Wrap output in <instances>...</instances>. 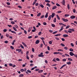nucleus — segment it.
<instances>
[{
    "instance_id": "9",
    "label": "nucleus",
    "mask_w": 77,
    "mask_h": 77,
    "mask_svg": "<svg viewBox=\"0 0 77 77\" xmlns=\"http://www.w3.org/2000/svg\"><path fill=\"white\" fill-rule=\"evenodd\" d=\"M51 15H50L48 18V20H51Z\"/></svg>"
},
{
    "instance_id": "54",
    "label": "nucleus",
    "mask_w": 77,
    "mask_h": 77,
    "mask_svg": "<svg viewBox=\"0 0 77 77\" xmlns=\"http://www.w3.org/2000/svg\"><path fill=\"white\" fill-rule=\"evenodd\" d=\"M32 38V36H28V39H30Z\"/></svg>"
},
{
    "instance_id": "23",
    "label": "nucleus",
    "mask_w": 77,
    "mask_h": 77,
    "mask_svg": "<svg viewBox=\"0 0 77 77\" xmlns=\"http://www.w3.org/2000/svg\"><path fill=\"white\" fill-rule=\"evenodd\" d=\"M38 56H39V57H44V55H42L40 54L38 55Z\"/></svg>"
},
{
    "instance_id": "12",
    "label": "nucleus",
    "mask_w": 77,
    "mask_h": 77,
    "mask_svg": "<svg viewBox=\"0 0 77 77\" xmlns=\"http://www.w3.org/2000/svg\"><path fill=\"white\" fill-rule=\"evenodd\" d=\"M19 77H24V75L23 74H21L19 75Z\"/></svg>"
},
{
    "instance_id": "10",
    "label": "nucleus",
    "mask_w": 77,
    "mask_h": 77,
    "mask_svg": "<svg viewBox=\"0 0 77 77\" xmlns=\"http://www.w3.org/2000/svg\"><path fill=\"white\" fill-rule=\"evenodd\" d=\"M22 44H23V45L26 47H27V46L26 45V44H25V43L23 42L22 43Z\"/></svg>"
},
{
    "instance_id": "41",
    "label": "nucleus",
    "mask_w": 77,
    "mask_h": 77,
    "mask_svg": "<svg viewBox=\"0 0 77 77\" xmlns=\"http://www.w3.org/2000/svg\"><path fill=\"white\" fill-rule=\"evenodd\" d=\"M10 48L12 50H14V47L13 46H10Z\"/></svg>"
},
{
    "instance_id": "29",
    "label": "nucleus",
    "mask_w": 77,
    "mask_h": 77,
    "mask_svg": "<svg viewBox=\"0 0 77 77\" xmlns=\"http://www.w3.org/2000/svg\"><path fill=\"white\" fill-rule=\"evenodd\" d=\"M51 26L53 27H55V25L54 24H52Z\"/></svg>"
},
{
    "instance_id": "40",
    "label": "nucleus",
    "mask_w": 77,
    "mask_h": 77,
    "mask_svg": "<svg viewBox=\"0 0 77 77\" xmlns=\"http://www.w3.org/2000/svg\"><path fill=\"white\" fill-rule=\"evenodd\" d=\"M70 45L71 46H72V47H74V44H73V43H71L70 44Z\"/></svg>"
},
{
    "instance_id": "39",
    "label": "nucleus",
    "mask_w": 77,
    "mask_h": 77,
    "mask_svg": "<svg viewBox=\"0 0 77 77\" xmlns=\"http://www.w3.org/2000/svg\"><path fill=\"white\" fill-rule=\"evenodd\" d=\"M43 25H44V26H46V25H47V23L46 22H43Z\"/></svg>"
},
{
    "instance_id": "36",
    "label": "nucleus",
    "mask_w": 77,
    "mask_h": 77,
    "mask_svg": "<svg viewBox=\"0 0 77 77\" xmlns=\"http://www.w3.org/2000/svg\"><path fill=\"white\" fill-rule=\"evenodd\" d=\"M55 39H56V40H57V41H59V38L57 37H55Z\"/></svg>"
},
{
    "instance_id": "48",
    "label": "nucleus",
    "mask_w": 77,
    "mask_h": 77,
    "mask_svg": "<svg viewBox=\"0 0 77 77\" xmlns=\"http://www.w3.org/2000/svg\"><path fill=\"white\" fill-rule=\"evenodd\" d=\"M6 36H7V38H8V37H9V35L6 34Z\"/></svg>"
},
{
    "instance_id": "15",
    "label": "nucleus",
    "mask_w": 77,
    "mask_h": 77,
    "mask_svg": "<svg viewBox=\"0 0 77 77\" xmlns=\"http://www.w3.org/2000/svg\"><path fill=\"white\" fill-rule=\"evenodd\" d=\"M54 54H59V52H54Z\"/></svg>"
},
{
    "instance_id": "14",
    "label": "nucleus",
    "mask_w": 77,
    "mask_h": 77,
    "mask_svg": "<svg viewBox=\"0 0 77 77\" xmlns=\"http://www.w3.org/2000/svg\"><path fill=\"white\" fill-rule=\"evenodd\" d=\"M63 20L64 22H67L68 21L67 19H63Z\"/></svg>"
},
{
    "instance_id": "1",
    "label": "nucleus",
    "mask_w": 77,
    "mask_h": 77,
    "mask_svg": "<svg viewBox=\"0 0 77 77\" xmlns=\"http://www.w3.org/2000/svg\"><path fill=\"white\" fill-rule=\"evenodd\" d=\"M69 54L71 56H74V55H75V54H74V53H73V52H70L69 53Z\"/></svg>"
},
{
    "instance_id": "58",
    "label": "nucleus",
    "mask_w": 77,
    "mask_h": 77,
    "mask_svg": "<svg viewBox=\"0 0 77 77\" xmlns=\"http://www.w3.org/2000/svg\"><path fill=\"white\" fill-rule=\"evenodd\" d=\"M27 71H28L29 73H31V71H30V70H27Z\"/></svg>"
},
{
    "instance_id": "35",
    "label": "nucleus",
    "mask_w": 77,
    "mask_h": 77,
    "mask_svg": "<svg viewBox=\"0 0 77 77\" xmlns=\"http://www.w3.org/2000/svg\"><path fill=\"white\" fill-rule=\"evenodd\" d=\"M66 59H63L62 60V61L63 62H66Z\"/></svg>"
},
{
    "instance_id": "33",
    "label": "nucleus",
    "mask_w": 77,
    "mask_h": 77,
    "mask_svg": "<svg viewBox=\"0 0 77 77\" xmlns=\"http://www.w3.org/2000/svg\"><path fill=\"white\" fill-rule=\"evenodd\" d=\"M41 15V13H39L38 14H37V17H39Z\"/></svg>"
},
{
    "instance_id": "28",
    "label": "nucleus",
    "mask_w": 77,
    "mask_h": 77,
    "mask_svg": "<svg viewBox=\"0 0 77 77\" xmlns=\"http://www.w3.org/2000/svg\"><path fill=\"white\" fill-rule=\"evenodd\" d=\"M20 71H21V72H23V71H24V69H21L20 70Z\"/></svg>"
},
{
    "instance_id": "27",
    "label": "nucleus",
    "mask_w": 77,
    "mask_h": 77,
    "mask_svg": "<svg viewBox=\"0 0 77 77\" xmlns=\"http://www.w3.org/2000/svg\"><path fill=\"white\" fill-rule=\"evenodd\" d=\"M31 27H30L29 29L28 30V32H30V30H31Z\"/></svg>"
},
{
    "instance_id": "38",
    "label": "nucleus",
    "mask_w": 77,
    "mask_h": 77,
    "mask_svg": "<svg viewBox=\"0 0 77 77\" xmlns=\"http://www.w3.org/2000/svg\"><path fill=\"white\" fill-rule=\"evenodd\" d=\"M13 29H14V30H15V31H17V29L14 27H13Z\"/></svg>"
},
{
    "instance_id": "4",
    "label": "nucleus",
    "mask_w": 77,
    "mask_h": 77,
    "mask_svg": "<svg viewBox=\"0 0 77 77\" xmlns=\"http://www.w3.org/2000/svg\"><path fill=\"white\" fill-rule=\"evenodd\" d=\"M56 8H57V6H54L53 8H52V10H54L56 9Z\"/></svg>"
},
{
    "instance_id": "18",
    "label": "nucleus",
    "mask_w": 77,
    "mask_h": 77,
    "mask_svg": "<svg viewBox=\"0 0 77 77\" xmlns=\"http://www.w3.org/2000/svg\"><path fill=\"white\" fill-rule=\"evenodd\" d=\"M68 60H69L70 61H72L73 60L72 59H71V58H68Z\"/></svg>"
},
{
    "instance_id": "17",
    "label": "nucleus",
    "mask_w": 77,
    "mask_h": 77,
    "mask_svg": "<svg viewBox=\"0 0 77 77\" xmlns=\"http://www.w3.org/2000/svg\"><path fill=\"white\" fill-rule=\"evenodd\" d=\"M45 2L46 3H50V1L48 0H45Z\"/></svg>"
},
{
    "instance_id": "52",
    "label": "nucleus",
    "mask_w": 77,
    "mask_h": 77,
    "mask_svg": "<svg viewBox=\"0 0 77 77\" xmlns=\"http://www.w3.org/2000/svg\"><path fill=\"white\" fill-rule=\"evenodd\" d=\"M49 44H52V42L51 41H50L49 42Z\"/></svg>"
},
{
    "instance_id": "60",
    "label": "nucleus",
    "mask_w": 77,
    "mask_h": 77,
    "mask_svg": "<svg viewBox=\"0 0 77 77\" xmlns=\"http://www.w3.org/2000/svg\"><path fill=\"white\" fill-rule=\"evenodd\" d=\"M68 32L69 33H72V31H71L70 30H68Z\"/></svg>"
},
{
    "instance_id": "7",
    "label": "nucleus",
    "mask_w": 77,
    "mask_h": 77,
    "mask_svg": "<svg viewBox=\"0 0 77 77\" xmlns=\"http://www.w3.org/2000/svg\"><path fill=\"white\" fill-rule=\"evenodd\" d=\"M66 64L67 65H71V63L70 61H69V62H67Z\"/></svg>"
},
{
    "instance_id": "55",
    "label": "nucleus",
    "mask_w": 77,
    "mask_h": 77,
    "mask_svg": "<svg viewBox=\"0 0 77 77\" xmlns=\"http://www.w3.org/2000/svg\"><path fill=\"white\" fill-rule=\"evenodd\" d=\"M69 25L67 26L66 27V28L67 29H68V28H69Z\"/></svg>"
},
{
    "instance_id": "31",
    "label": "nucleus",
    "mask_w": 77,
    "mask_h": 77,
    "mask_svg": "<svg viewBox=\"0 0 77 77\" xmlns=\"http://www.w3.org/2000/svg\"><path fill=\"white\" fill-rule=\"evenodd\" d=\"M11 24H15V22L14 21H12L11 22Z\"/></svg>"
},
{
    "instance_id": "13",
    "label": "nucleus",
    "mask_w": 77,
    "mask_h": 77,
    "mask_svg": "<svg viewBox=\"0 0 77 77\" xmlns=\"http://www.w3.org/2000/svg\"><path fill=\"white\" fill-rule=\"evenodd\" d=\"M58 51H63V50L62 49H59L57 50Z\"/></svg>"
},
{
    "instance_id": "8",
    "label": "nucleus",
    "mask_w": 77,
    "mask_h": 77,
    "mask_svg": "<svg viewBox=\"0 0 77 77\" xmlns=\"http://www.w3.org/2000/svg\"><path fill=\"white\" fill-rule=\"evenodd\" d=\"M54 15H55V14H54V13H53L51 15L52 18H53L54 16Z\"/></svg>"
},
{
    "instance_id": "25",
    "label": "nucleus",
    "mask_w": 77,
    "mask_h": 77,
    "mask_svg": "<svg viewBox=\"0 0 77 77\" xmlns=\"http://www.w3.org/2000/svg\"><path fill=\"white\" fill-rule=\"evenodd\" d=\"M56 16H57V18H58V19L59 20H60V18L59 17V16H58V15L57 14L56 15Z\"/></svg>"
},
{
    "instance_id": "63",
    "label": "nucleus",
    "mask_w": 77,
    "mask_h": 77,
    "mask_svg": "<svg viewBox=\"0 0 77 77\" xmlns=\"http://www.w3.org/2000/svg\"><path fill=\"white\" fill-rule=\"evenodd\" d=\"M47 48H48V50H50V47H49V46H48L47 47Z\"/></svg>"
},
{
    "instance_id": "56",
    "label": "nucleus",
    "mask_w": 77,
    "mask_h": 77,
    "mask_svg": "<svg viewBox=\"0 0 77 77\" xmlns=\"http://www.w3.org/2000/svg\"><path fill=\"white\" fill-rule=\"evenodd\" d=\"M20 49H17L16 50V51H20Z\"/></svg>"
},
{
    "instance_id": "37",
    "label": "nucleus",
    "mask_w": 77,
    "mask_h": 77,
    "mask_svg": "<svg viewBox=\"0 0 77 77\" xmlns=\"http://www.w3.org/2000/svg\"><path fill=\"white\" fill-rule=\"evenodd\" d=\"M38 5H39V4L38 3H36L35 4V6H38Z\"/></svg>"
},
{
    "instance_id": "6",
    "label": "nucleus",
    "mask_w": 77,
    "mask_h": 77,
    "mask_svg": "<svg viewBox=\"0 0 77 77\" xmlns=\"http://www.w3.org/2000/svg\"><path fill=\"white\" fill-rule=\"evenodd\" d=\"M75 18V16H72L70 17V18H71V19H74V18Z\"/></svg>"
},
{
    "instance_id": "47",
    "label": "nucleus",
    "mask_w": 77,
    "mask_h": 77,
    "mask_svg": "<svg viewBox=\"0 0 77 77\" xmlns=\"http://www.w3.org/2000/svg\"><path fill=\"white\" fill-rule=\"evenodd\" d=\"M4 42L5 43V44H8V41H5Z\"/></svg>"
},
{
    "instance_id": "53",
    "label": "nucleus",
    "mask_w": 77,
    "mask_h": 77,
    "mask_svg": "<svg viewBox=\"0 0 77 77\" xmlns=\"http://www.w3.org/2000/svg\"><path fill=\"white\" fill-rule=\"evenodd\" d=\"M61 12H62V11H57V13L60 14V13H61Z\"/></svg>"
},
{
    "instance_id": "16",
    "label": "nucleus",
    "mask_w": 77,
    "mask_h": 77,
    "mask_svg": "<svg viewBox=\"0 0 77 77\" xmlns=\"http://www.w3.org/2000/svg\"><path fill=\"white\" fill-rule=\"evenodd\" d=\"M48 12L46 13V14L45 16V18H47L48 17Z\"/></svg>"
},
{
    "instance_id": "5",
    "label": "nucleus",
    "mask_w": 77,
    "mask_h": 77,
    "mask_svg": "<svg viewBox=\"0 0 77 77\" xmlns=\"http://www.w3.org/2000/svg\"><path fill=\"white\" fill-rule=\"evenodd\" d=\"M39 40H37L35 42V44H38V43H39Z\"/></svg>"
},
{
    "instance_id": "46",
    "label": "nucleus",
    "mask_w": 77,
    "mask_h": 77,
    "mask_svg": "<svg viewBox=\"0 0 77 77\" xmlns=\"http://www.w3.org/2000/svg\"><path fill=\"white\" fill-rule=\"evenodd\" d=\"M32 52H35V49H34V48H32Z\"/></svg>"
},
{
    "instance_id": "44",
    "label": "nucleus",
    "mask_w": 77,
    "mask_h": 77,
    "mask_svg": "<svg viewBox=\"0 0 77 77\" xmlns=\"http://www.w3.org/2000/svg\"><path fill=\"white\" fill-rule=\"evenodd\" d=\"M56 5H57V6H58V7H60V5H59V4L58 3H56Z\"/></svg>"
},
{
    "instance_id": "22",
    "label": "nucleus",
    "mask_w": 77,
    "mask_h": 77,
    "mask_svg": "<svg viewBox=\"0 0 77 77\" xmlns=\"http://www.w3.org/2000/svg\"><path fill=\"white\" fill-rule=\"evenodd\" d=\"M60 45H61L62 46V47H65V45H64L63 44V43H61L60 44Z\"/></svg>"
},
{
    "instance_id": "64",
    "label": "nucleus",
    "mask_w": 77,
    "mask_h": 77,
    "mask_svg": "<svg viewBox=\"0 0 77 77\" xmlns=\"http://www.w3.org/2000/svg\"><path fill=\"white\" fill-rule=\"evenodd\" d=\"M44 15H42L41 17V18H44Z\"/></svg>"
},
{
    "instance_id": "49",
    "label": "nucleus",
    "mask_w": 77,
    "mask_h": 77,
    "mask_svg": "<svg viewBox=\"0 0 77 77\" xmlns=\"http://www.w3.org/2000/svg\"><path fill=\"white\" fill-rule=\"evenodd\" d=\"M7 31V29H5L3 30V31L4 32H6Z\"/></svg>"
},
{
    "instance_id": "51",
    "label": "nucleus",
    "mask_w": 77,
    "mask_h": 77,
    "mask_svg": "<svg viewBox=\"0 0 77 77\" xmlns=\"http://www.w3.org/2000/svg\"><path fill=\"white\" fill-rule=\"evenodd\" d=\"M65 56H67L68 57H69V55L68 54H65Z\"/></svg>"
},
{
    "instance_id": "62",
    "label": "nucleus",
    "mask_w": 77,
    "mask_h": 77,
    "mask_svg": "<svg viewBox=\"0 0 77 77\" xmlns=\"http://www.w3.org/2000/svg\"><path fill=\"white\" fill-rule=\"evenodd\" d=\"M24 32L25 34H27V31H26L25 30H24Z\"/></svg>"
},
{
    "instance_id": "26",
    "label": "nucleus",
    "mask_w": 77,
    "mask_h": 77,
    "mask_svg": "<svg viewBox=\"0 0 77 77\" xmlns=\"http://www.w3.org/2000/svg\"><path fill=\"white\" fill-rule=\"evenodd\" d=\"M40 6L41 7V8H43L44 7V5L42 4L40 5Z\"/></svg>"
},
{
    "instance_id": "61",
    "label": "nucleus",
    "mask_w": 77,
    "mask_h": 77,
    "mask_svg": "<svg viewBox=\"0 0 77 77\" xmlns=\"http://www.w3.org/2000/svg\"><path fill=\"white\" fill-rule=\"evenodd\" d=\"M45 54H48L49 53V52L48 51H46L45 52Z\"/></svg>"
},
{
    "instance_id": "32",
    "label": "nucleus",
    "mask_w": 77,
    "mask_h": 77,
    "mask_svg": "<svg viewBox=\"0 0 77 77\" xmlns=\"http://www.w3.org/2000/svg\"><path fill=\"white\" fill-rule=\"evenodd\" d=\"M36 3V1H34L32 4V5H34Z\"/></svg>"
},
{
    "instance_id": "24",
    "label": "nucleus",
    "mask_w": 77,
    "mask_h": 77,
    "mask_svg": "<svg viewBox=\"0 0 77 77\" xmlns=\"http://www.w3.org/2000/svg\"><path fill=\"white\" fill-rule=\"evenodd\" d=\"M54 23H56V18H54Z\"/></svg>"
},
{
    "instance_id": "43",
    "label": "nucleus",
    "mask_w": 77,
    "mask_h": 77,
    "mask_svg": "<svg viewBox=\"0 0 77 77\" xmlns=\"http://www.w3.org/2000/svg\"><path fill=\"white\" fill-rule=\"evenodd\" d=\"M64 49H65V50H68V48L66 47H65L64 48Z\"/></svg>"
},
{
    "instance_id": "42",
    "label": "nucleus",
    "mask_w": 77,
    "mask_h": 77,
    "mask_svg": "<svg viewBox=\"0 0 77 77\" xmlns=\"http://www.w3.org/2000/svg\"><path fill=\"white\" fill-rule=\"evenodd\" d=\"M20 47L23 49H24V46H23V45H21L20 46Z\"/></svg>"
},
{
    "instance_id": "34",
    "label": "nucleus",
    "mask_w": 77,
    "mask_h": 77,
    "mask_svg": "<svg viewBox=\"0 0 77 77\" xmlns=\"http://www.w3.org/2000/svg\"><path fill=\"white\" fill-rule=\"evenodd\" d=\"M11 33H15V34H16V33L15 32L13 31H11Z\"/></svg>"
},
{
    "instance_id": "2",
    "label": "nucleus",
    "mask_w": 77,
    "mask_h": 77,
    "mask_svg": "<svg viewBox=\"0 0 77 77\" xmlns=\"http://www.w3.org/2000/svg\"><path fill=\"white\" fill-rule=\"evenodd\" d=\"M62 4L64 6H65V0H63Z\"/></svg>"
},
{
    "instance_id": "45",
    "label": "nucleus",
    "mask_w": 77,
    "mask_h": 77,
    "mask_svg": "<svg viewBox=\"0 0 77 77\" xmlns=\"http://www.w3.org/2000/svg\"><path fill=\"white\" fill-rule=\"evenodd\" d=\"M69 51H73V49H72V48H71L69 49Z\"/></svg>"
},
{
    "instance_id": "3",
    "label": "nucleus",
    "mask_w": 77,
    "mask_h": 77,
    "mask_svg": "<svg viewBox=\"0 0 77 77\" xmlns=\"http://www.w3.org/2000/svg\"><path fill=\"white\" fill-rule=\"evenodd\" d=\"M69 29L72 32H74V31H75V29H73V28Z\"/></svg>"
},
{
    "instance_id": "50",
    "label": "nucleus",
    "mask_w": 77,
    "mask_h": 77,
    "mask_svg": "<svg viewBox=\"0 0 77 77\" xmlns=\"http://www.w3.org/2000/svg\"><path fill=\"white\" fill-rule=\"evenodd\" d=\"M40 38L41 39H42V41H44V38L43 37H41Z\"/></svg>"
},
{
    "instance_id": "21",
    "label": "nucleus",
    "mask_w": 77,
    "mask_h": 77,
    "mask_svg": "<svg viewBox=\"0 0 77 77\" xmlns=\"http://www.w3.org/2000/svg\"><path fill=\"white\" fill-rule=\"evenodd\" d=\"M59 25H60L61 26H63L64 25V24H63V23H59Z\"/></svg>"
},
{
    "instance_id": "30",
    "label": "nucleus",
    "mask_w": 77,
    "mask_h": 77,
    "mask_svg": "<svg viewBox=\"0 0 77 77\" xmlns=\"http://www.w3.org/2000/svg\"><path fill=\"white\" fill-rule=\"evenodd\" d=\"M64 16H65V17H69V14H66L64 15Z\"/></svg>"
},
{
    "instance_id": "57",
    "label": "nucleus",
    "mask_w": 77,
    "mask_h": 77,
    "mask_svg": "<svg viewBox=\"0 0 77 77\" xmlns=\"http://www.w3.org/2000/svg\"><path fill=\"white\" fill-rule=\"evenodd\" d=\"M56 33H57V31L54 32L53 33V34H55Z\"/></svg>"
},
{
    "instance_id": "19",
    "label": "nucleus",
    "mask_w": 77,
    "mask_h": 77,
    "mask_svg": "<svg viewBox=\"0 0 77 77\" xmlns=\"http://www.w3.org/2000/svg\"><path fill=\"white\" fill-rule=\"evenodd\" d=\"M68 36V35L66 34H64L63 35V36L64 37H67Z\"/></svg>"
},
{
    "instance_id": "20",
    "label": "nucleus",
    "mask_w": 77,
    "mask_h": 77,
    "mask_svg": "<svg viewBox=\"0 0 77 77\" xmlns=\"http://www.w3.org/2000/svg\"><path fill=\"white\" fill-rule=\"evenodd\" d=\"M67 8L68 9H69L70 8H69V4H68L67 5Z\"/></svg>"
},
{
    "instance_id": "11",
    "label": "nucleus",
    "mask_w": 77,
    "mask_h": 77,
    "mask_svg": "<svg viewBox=\"0 0 77 77\" xmlns=\"http://www.w3.org/2000/svg\"><path fill=\"white\" fill-rule=\"evenodd\" d=\"M43 71H44L42 70H40L38 71V72L39 73H41V72H43Z\"/></svg>"
},
{
    "instance_id": "59",
    "label": "nucleus",
    "mask_w": 77,
    "mask_h": 77,
    "mask_svg": "<svg viewBox=\"0 0 77 77\" xmlns=\"http://www.w3.org/2000/svg\"><path fill=\"white\" fill-rule=\"evenodd\" d=\"M18 7L19 8H20V9H21L22 8V7H21V6H18Z\"/></svg>"
}]
</instances>
